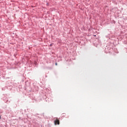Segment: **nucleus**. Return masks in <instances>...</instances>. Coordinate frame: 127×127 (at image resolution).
<instances>
[{
  "mask_svg": "<svg viewBox=\"0 0 127 127\" xmlns=\"http://www.w3.org/2000/svg\"><path fill=\"white\" fill-rule=\"evenodd\" d=\"M55 125H60V120H58V119H56L55 122Z\"/></svg>",
  "mask_w": 127,
  "mask_h": 127,
  "instance_id": "obj_1",
  "label": "nucleus"
},
{
  "mask_svg": "<svg viewBox=\"0 0 127 127\" xmlns=\"http://www.w3.org/2000/svg\"><path fill=\"white\" fill-rule=\"evenodd\" d=\"M1 119V116L0 115V120Z\"/></svg>",
  "mask_w": 127,
  "mask_h": 127,
  "instance_id": "obj_3",
  "label": "nucleus"
},
{
  "mask_svg": "<svg viewBox=\"0 0 127 127\" xmlns=\"http://www.w3.org/2000/svg\"><path fill=\"white\" fill-rule=\"evenodd\" d=\"M58 65V64L57 63H56V65Z\"/></svg>",
  "mask_w": 127,
  "mask_h": 127,
  "instance_id": "obj_2",
  "label": "nucleus"
}]
</instances>
